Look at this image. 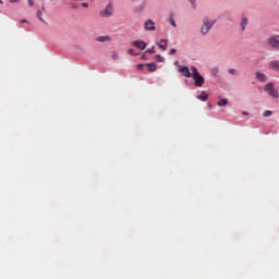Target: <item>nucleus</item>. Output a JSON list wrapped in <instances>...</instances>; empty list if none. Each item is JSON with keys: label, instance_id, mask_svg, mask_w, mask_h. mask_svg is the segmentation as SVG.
Segmentation results:
<instances>
[{"label": "nucleus", "instance_id": "1", "mask_svg": "<svg viewBox=\"0 0 279 279\" xmlns=\"http://www.w3.org/2000/svg\"><path fill=\"white\" fill-rule=\"evenodd\" d=\"M191 72H192V78L194 80V86L202 88L204 86V76L199 74V71H197V68L191 66Z\"/></svg>", "mask_w": 279, "mask_h": 279}, {"label": "nucleus", "instance_id": "2", "mask_svg": "<svg viewBox=\"0 0 279 279\" xmlns=\"http://www.w3.org/2000/svg\"><path fill=\"white\" fill-rule=\"evenodd\" d=\"M215 23H217V21L209 20L208 17H205L203 20V25L201 27V33L203 34V36H206V34H208L210 29H213V26L215 25Z\"/></svg>", "mask_w": 279, "mask_h": 279}, {"label": "nucleus", "instance_id": "3", "mask_svg": "<svg viewBox=\"0 0 279 279\" xmlns=\"http://www.w3.org/2000/svg\"><path fill=\"white\" fill-rule=\"evenodd\" d=\"M264 90L265 93H267V95H269V97H272L274 99H278L279 97L278 88H276V85H274V83L266 84L264 87Z\"/></svg>", "mask_w": 279, "mask_h": 279}, {"label": "nucleus", "instance_id": "4", "mask_svg": "<svg viewBox=\"0 0 279 279\" xmlns=\"http://www.w3.org/2000/svg\"><path fill=\"white\" fill-rule=\"evenodd\" d=\"M179 73L183 75V77H192L193 73H191V70L186 65H179L178 66Z\"/></svg>", "mask_w": 279, "mask_h": 279}, {"label": "nucleus", "instance_id": "5", "mask_svg": "<svg viewBox=\"0 0 279 279\" xmlns=\"http://www.w3.org/2000/svg\"><path fill=\"white\" fill-rule=\"evenodd\" d=\"M100 16L110 19L112 16V4L107 5L105 10L100 11Z\"/></svg>", "mask_w": 279, "mask_h": 279}, {"label": "nucleus", "instance_id": "6", "mask_svg": "<svg viewBox=\"0 0 279 279\" xmlns=\"http://www.w3.org/2000/svg\"><path fill=\"white\" fill-rule=\"evenodd\" d=\"M268 44L275 49L279 48V36H272L268 39Z\"/></svg>", "mask_w": 279, "mask_h": 279}, {"label": "nucleus", "instance_id": "7", "mask_svg": "<svg viewBox=\"0 0 279 279\" xmlns=\"http://www.w3.org/2000/svg\"><path fill=\"white\" fill-rule=\"evenodd\" d=\"M144 27L147 32H154L156 29V23H154L151 20H148L145 22Z\"/></svg>", "mask_w": 279, "mask_h": 279}, {"label": "nucleus", "instance_id": "8", "mask_svg": "<svg viewBox=\"0 0 279 279\" xmlns=\"http://www.w3.org/2000/svg\"><path fill=\"white\" fill-rule=\"evenodd\" d=\"M132 46L136 47V49H141L143 51L147 47V44L143 40H135V41H133Z\"/></svg>", "mask_w": 279, "mask_h": 279}, {"label": "nucleus", "instance_id": "9", "mask_svg": "<svg viewBox=\"0 0 279 279\" xmlns=\"http://www.w3.org/2000/svg\"><path fill=\"white\" fill-rule=\"evenodd\" d=\"M269 69H271L272 71H279V61L275 60V61H270L268 64Z\"/></svg>", "mask_w": 279, "mask_h": 279}, {"label": "nucleus", "instance_id": "10", "mask_svg": "<svg viewBox=\"0 0 279 279\" xmlns=\"http://www.w3.org/2000/svg\"><path fill=\"white\" fill-rule=\"evenodd\" d=\"M255 77L258 80V82H267V75H265L263 72H256Z\"/></svg>", "mask_w": 279, "mask_h": 279}, {"label": "nucleus", "instance_id": "11", "mask_svg": "<svg viewBox=\"0 0 279 279\" xmlns=\"http://www.w3.org/2000/svg\"><path fill=\"white\" fill-rule=\"evenodd\" d=\"M167 45H168V40L167 39H160V41L158 44V47L162 51H167Z\"/></svg>", "mask_w": 279, "mask_h": 279}, {"label": "nucleus", "instance_id": "12", "mask_svg": "<svg viewBox=\"0 0 279 279\" xmlns=\"http://www.w3.org/2000/svg\"><path fill=\"white\" fill-rule=\"evenodd\" d=\"M98 43H110L111 38L110 36H99L96 38Z\"/></svg>", "mask_w": 279, "mask_h": 279}, {"label": "nucleus", "instance_id": "13", "mask_svg": "<svg viewBox=\"0 0 279 279\" xmlns=\"http://www.w3.org/2000/svg\"><path fill=\"white\" fill-rule=\"evenodd\" d=\"M146 66L148 68V71L150 73H154L156 71V69H158V66L156 65V63H147Z\"/></svg>", "mask_w": 279, "mask_h": 279}, {"label": "nucleus", "instance_id": "14", "mask_svg": "<svg viewBox=\"0 0 279 279\" xmlns=\"http://www.w3.org/2000/svg\"><path fill=\"white\" fill-rule=\"evenodd\" d=\"M197 99H199V101H206V99H208V94L206 92H202L201 95L197 96Z\"/></svg>", "mask_w": 279, "mask_h": 279}, {"label": "nucleus", "instance_id": "15", "mask_svg": "<svg viewBox=\"0 0 279 279\" xmlns=\"http://www.w3.org/2000/svg\"><path fill=\"white\" fill-rule=\"evenodd\" d=\"M218 106H220V107L228 106V99L220 98L218 101Z\"/></svg>", "mask_w": 279, "mask_h": 279}, {"label": "nucleus", "instance_id": "16", "mask_svg": "<svg viewBox=\"0 0 279 279\" xmlns=\"http://www.w3.org/2000/svg\"><path fill=\"white\" fill-rule=\"evenodd\" d=\"M247 27V19L244 17L241 22V28L243 29V32H245V28Z\"/></svg>", "mask_w": 279, "mask_h": 279}, {"label": "nucleus", "instance_id": "17", "mask_svg": "<svg viewBox=\"0 0 279 279\" xmlns=\"http://www.w3.org/2000/svg\"><path fill=\"white\" fill-rule=\"evenodd\" d=\"M36 15L39 19V21H41V23H45V19H43V11H37Z\"/></svg>", "mask_w": 279, "mask_h": 279}, {"label": "nucleus", "instance_id": "18", "mask_svg": "<svg viewBox=\"0 0 279 279\" xmlns=\"http://www.w3.org/2000/svg\"><path fill=\"white\" fill-rule=\"evenodd\" d=\"M111 58L112 60H119V53H117V51H112Z\"/></svg>", "mask_w": 279, "mask_h": 279}, {"label": "nucleus", "instance_id": "19", "mask_svg": "<svg viewBox=\"0 0 279 279\" xmlns=\"http://www.w3.org/2000/svg\"><path fill=\"white\" fill-rule=\"evenodd\" d=\"M271 114H274V112L271 110H266L264 113H263V117H271Z\"/></svg>", "mask_w": 279, "mask_h": 279}, {"label": "nucleus", "instance_id": "20", "mask_svg": "<svg viewBox=\"0 0 279 279\" xmlns=\"http://www.w3.org/2000/svg\"><path fill=\"white\" fill-rule=\"evenodd\" d=\"M156 60H157V62H165V58H162V56H160V54L156 56Z\"/></svg>", "mask_w": 279, "mask_h": 279}, {"label": "nucleus", "instance_id": "21", "mask_svg": "<svg viewBox=\"0 0 279 279\" xmlns=\"http://www.w3.org/2000/svg\"><path fill=\"white\" fill-rule=\"evenodd\" d=\"M146 53H156V48L151 47L148 50H146Z\"/></svg>", "mask_w": 279, "mask_h": 279}, {"label": "nucleus", "instance_id": "22", "mask_svg": "<svg viewBox=\"0 0 279 279\" xmlns=\"http://www.w3.org/2000/svg\"><path fill=\"white\" fill-rule=\"evenodd\" d=\"M228 73H230V75H236V70L234 69H229Z\"/></svg>", "mask_w": 279, "mask_h": 279}, {"label": "nucleus", "instance_id": "23", "mask_svg": "<svg viewBox=\"0 0 279 279\" xmlns=\"http://www.w3.org/2000/svg\"><path fill=\"white\" fill-rule=\"evenodd\" d=\"M170 24L172 25V27H178V25L175 24V20L173 19L170 20Z\"/></svg>", "mask_w": 279, "mask_h": 279}, {"label": "nucleus", "instance_id": "24", "mask_svg": "<svg viewBox=\"0 0 279 279\" xmlns=\"http://www.w3.org/2000/svg\"><path fill=\"white\" fill-rule=\"evenodd\" d=\"M145 65H143L142 63L141 64H137V66H136V69L138 70V71H143V68H144Z\"/></svg>", "mask_w": 279, "mask_h": 279}, {"label": "nucleus", "instance_id": "25", "mask_svg": "<svg viewBox=\"0 0 279 279\" xmlns=\"http://www.w3.org/2000/svg\"><path fill=\"white\" fill-rule=\"evenodd\" d=\"M177 51H178V50H175V48H172V49L170 50V56L175 54V53H177Z\"/></svg>", "mask_w": 279, "mask_h": 279}, {"label": "nucleus", "instance_id": "26", "mask_svg": "<svg viewBox=\"0 0 279 279\" xmlns=\"http://www.w3.org/2000/svg\"><path fill=\"white\" fill-rule=\"evenodd\" d=\"M128 53H129V56H134V49H132V48L129 49V50H128Z\"/></svg>", "mask_w": 279, "mask_h": 279}, {"label": "nucleus", "instance_id": "27", "mask_svg": "<svg viewBox=\"0 0 279 279\" xmlns=\"http://www.w3.org/2000/svg\"><path fill=\"white\" fill-rule=\"evenodd\" d=\"M28 1V5L31 7V8H34V0H27Z\"/></svg>", "mask_w": 279, "mask_h": 279}, {"label": "nucleus", "instance_id": "28", "mask_svg": "<svg viewBox=\"0 0 279 279\" xmlns=\"http://www.w3.org/2000/svg\"><path fill=\"white\" fill-rule=\"evenodd\" d=\"M211 73H213V75H217V73H219V70L218 69H214V70H211Z\"/></svg>", "mask_w": 279, "mask_h": 279}, {"label": "nucleus", "instance_id": "29", "mask_svg": "<svg viewBox=\"0 0 279 279\" xmlns=\"http://www.w3.org/2000/svg\"><path fill=\"white\" fill-rule=\"evenodd\" d=\"M192 3V8L195 10L196 5H195V0H189Z\"/></svg>", "mask_w": 279, "mask_h": 279}, {"label": "nucleus", "instance_id": "30", "mask_svg": "<svg viewBox=\"0 0 279 279\" xmlns=\"http://www.w3.org/2000/svg\"><path fill=\"white\" fill-rule=\"evenodd\" d=\"M82 7H83V8H88V3H87V2H83V3H82Z\"/></svg>", "mask_w": 279, "mask_h": 279}, {"label": "nucleus", "instance_id": "31", "mask_svg": "<svg viewBox=\"0 0 279 279\" xmlns=\"http://www.w3.org/2000/svg\"><path fill=\"white\" fill-rule=\"evenodd\" d=\"M10 3H19V0H9Z\"/></svg>", "mask_w": 279, "mask_h": 279}, {"label": "nucleus", "instance_id": "32", "mask_svg": "<svg viewBox=\"0 0 279 279\" xmlns=\"http://www.w3.org/2000/svg\"><path fill=\"white\" fill-rule=\"evenodd\" d=\"M242 114H244V117H247L248 113L246 111H243Z\"/></svg>", "mask_w": 279, "mask_h": 279}, {"label": "nucleus", "instance_id": "33", "mask_svg": "<svg viewBox=\"0 0 279 279\" xmlns=\"http://www.w3.org/2000/svg\"><path fill=\"white\" fill-rule=\"evenodd\" d=\"M21 23H27V20H22Z\"/></svg>", "mask_w": 279, "mask_h": 279}, {"label": "nucleus", "instance_id": "34", "mask_svg": "<svg viewBox=\"0 0 279 279\" xmlns=\"http://www.w3.org/2000/svg\"><path fill=\"white\" fill-rule=\"evenodd\" d=\"M1 5H3V0H0Z\"/></svg>", "mask_w": 279, "mask_h": 279}]
</instances>
